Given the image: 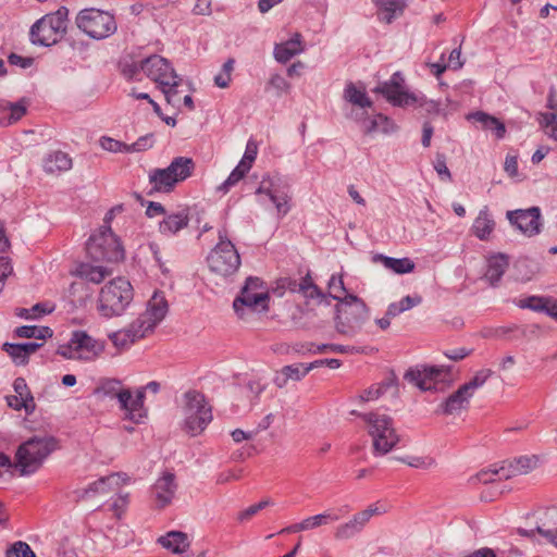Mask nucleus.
<instances>
[{"mask_svg": "<svg viewBox=\"0 0 557 557\" xmlns=\"http://www.w3.org/2000/svg\"><path fill=\"white\" fill-rule=\"evenodd\" d=\"M57 448L58 442L54 437L34 436L18 447L15 467L23 475L33 474Z\"/></svg>", "mask_w": 557, "mask_h": 557, "instance_id": "obj_4", "label": "nucleus"}, {"mask_svg": "<svg viewBox=\"0 0 557 557\" xmlns=\"http://www.w3.org/2000/svg\"><path fill=\"white\" fill-rule=\"evenodd\" d=\"M268 85L276 90L277 96L287 94L290 90V84L278 74L272 75Z\"/></svg>", "mask_w": 557, "mask_h": 557, "instance_id": "obj_64", "label": "nucleus"}, {"mask_svg": "<svg viewBox=\"0 0 557 557\" xmlns=\"http://www.w3.org/2000/svg\"><path fill=\"white\" fill-rule=\"evenodd\" d=\"M41 345V343L34 342L25 344L4 343L2 349L16 366H24L28 362L29 356L35 354Z\"/></svg>", "mask_w": 557, "mask_h": 557, "instance_id": "obj_29", "label": "nucleus"}, {"mask_svg": "<svg viewBox=\"0 0 557 557\" xmlns=\"http://www.w3.org/2000/svg\"><path fill=\"white\" fill-rule=\"evenodd\" d=\"M99 389L108 396L116 397L119 393L125 391L126 388L122 387V383L116 379H109L101 383Z\"/></svg>", "mask_w": 557, "mask_h": 557, "instance_id": "obj_58", "label": "nucleus"}, {"mask_svg": "<svg viewBox=\"0 0 557 557\" xmlns=\"http://www.w3.org/2000/svg\"><path fill=\"white\" fill-rule=\"evenodd\" d=\"M469 388L461 385L454 394H451L442 405L443 412L446 414H457L467 409L472 398Z\"/></svg>", "mask_w": 557, "mask_h": 557, "instance_id": "obj_33", "label": "nucleus"}, {"mask_svg": "<svg viewBox=\"0 0 557 557\" xmlns=\"http://www.w3.org/2000/svg\"><path fill=\"white\" fill-rule=\"evenodd\" d=\"M189 224L188 209H181L165 214L159 223V232L165 236H175Z\"/></svg>", "mask_w": 557, "mask_h": 557, "instance_id": "obj_25", "label": "nucleus"}, {"mask_svg": "<svg viewBox=\"0 0 557 557\" xmlns=\"http://www.w3.org/2000/svg\"><path fill=\"white\" fill-rule=\"evenodd\" d=\"M495 225L496 223L487 207H484L474 219L471 232L480 240H488L495 230Z\"/></svg>", "mask_w": 557, "mask_h": 557, "instance_id": "obj_31", "label": "nucleus"}, {"mask_svg": "<svg viewBox=\"0 0 557 557\" xmlns=\"http://www.w3.org/2000/svg\"><path fill=\"white\" fill-rule=\"evenodd\" d=\"M134 298V288L128 280L115 277L101 287L97 311L107 319L121 315Z\"/></svg>", "mask_w": 557, "mask_h": 557, "instance_id": "obj_2", "label": "nucleus"}, {"mask_svg": "<svg viewBox=\"0 0 557 557\" xmlns=\"http://www.w3.org/2000/svg\"><path fill=\"white\" fill-rule=\"evenodd\" d=\"M158 542L168 550L174 554H182L190 546V541L186 533L180 531H171L159 537Z\"/></svg>", "mask_w": 557, "mask_h": 557, "instance_id": "obj_35", "label": "nucleus"}, {"mask_svg": "<svg viewBox=\"0 0 557 557\" xmlns=\"http://www.w3.org/2000/svg\"><path fill=\"white\" fill-rule=\"evenodd\" d=\"M388 102L397 107L414 106L420 99L419 95L410 92L405 86V79L399 72L394 73L391 78L375 88Z\"/></svg>", "mask_w": 557, "mask_h": 557, "instance_id": "obj_15", "label": "nucleus"}, {"mask_svg": "<svg viewBox=\"0 0 557 557\" xmlns=\"http://www.w3.org/2000/svg\"><path fill=\"white\" fill-rule=\"evenodd\" d=\"M5 557H37L32 547L23 541L14 542L5 552Z\"/></svg>", "mask_w": 557, "mask_h": 557, "instance_id": "obj_52", "label": "nucleus"}, {"mask_svg": "<svg viewBox=\"0 0 557 557\" xmlns=\"http://www.w3.org/2000/svg\"><path fill=\"white\" fill-rule=\"evenodd\" d=\"M389 125V120L383 114H376L373 116L369 124L366 125L367 133H373L377 131L387 132Z\"/></svg>", "mask_w": 557, "mask_h": 557, "instance_id": "obj_60", "label": "nucleus"}, {"mask_svg": "<svg viewBox=\"0 0 557 557\" xmlns=\"http://www.w3.org/2000/svg\"><path fill=\"white\" fill-rule=\"evenodd\" d=\"M147 335L143 327L134 320L127 327L111 333L109 339L119 351H123Z\"/></svg>", "mask_w": 557, "mask_h": 557, "instance_id": "obj_24", "label": "nucleus"}, {"mask_svg": "<svg viewBox=\"0 0 557 557\" xmlns=\"http://www.w3.org/2000/svg\"><path fill=\"white\" fill-rule=\"evenodd\" d=\"M327 293L330 297L338 301L337 304L346 300V297L352 296L347 293L342 275L336 274H333L329 281Z\"/></svg>", "mask_w": 557, "mask_h": 557, "instance_id": "obj_45", "label": "nucleus"}, {"mask_svg": "<svg viewBox=\"0 0 557 557\" xmlns=\"http://www.w3.org/2000/svg\"><path fill=\"white\" fill-rule=\"evenodd\" d=\"M169 311L168 300L162 292H154L147 302L146 310L135 320L143 330L150 334L165 318Z\"/></svg>", "mask_w": 557, "mask_h": 557, "instance_id": "obj_17", "label": "nucleus"}, {"mask_svg": "<svg viewBox=\"0 0 557 557\" xmlns=\"http://www.w3.org/2000/svg\"><path fill=\"white\" fill-rule=\"evenodd\" d=\"M148 178L151 186L149 195L152 193H171L177 185L164 169L151 170Z\"/></svg>", "mask_w": 557, "mask_h": 557, "instance_id": "obj_36", "label": "nucleus"}, {"mask_svg": "<svg viewBox=\"0 0 557 557\" xmlns=\"http://www.w3.org/2000/svg\"><path fill=\"white\" fill-rule=\"evenodd\" d=\"M536 466L534 457L522 456L517 459L505 461L497 469H486L471 478L472 482L493 483L496 481L508 480L516 475H522L530 472Z\"/></svg>", "mask_w": 557, "mask_h": 557, "instance_id": "obj_14", "label": "nucleus"}, {"mask_svg": "<svg viewBox=\"0 0 557 557\" xmlns=\"http://www.w3.org/2000/svg\"><path fill=\"white\" fill-rule=\"evenodd\" d=\"M121 73L127 79H139V74L143 72L141 70V60H123L120 63Z\"/></svg>", "mask_w": 557, "mask_h": 557, "instance_id": "obj_50", "label": "nucleus"}, {"mask_svg": "<svg viewBox=\"0 0 557 557\" xmlns=\"http://www.w3.org/2000/svg\"><path fill=\"white\" fill-rule=\"evenodd\" d=\"M350 510L349 506H343L338 509L339 515L335 513L333 510L329 509L321 513L308 517L300 522L294 523L284 528L281 533H299L304 531L313 530L320 528L322 525L327 524L329 522L337 521L342 516L348 513Z\"/></svg>", "mask_w": 557, "mask_h": 557, "instance_id": "obj_22", "label": "nucleus"}, {"mask_svg": "<svg viewBox=\"0 0 557 557\" xmlns=\"http://www.w3.org/2000/svg\"><path fill=\"white\" fill-rule=\"evenodd\" d=\"M383 510L376 505H370L367 509L355 513L347 522L338 524L334 530L336 541H346L359 534L370 519L380 515Z\"/></svg>", "mask_w": 557, "mask_h": 557, "instance_id": "obj_19", "label": "nucleus"}, {"mask_svg": "<svg viewBox=\"0 0 557 557\" xmlns=\"http://www.w3.org/2000/svg\"><path fill=\"white\" fill-rule=\"evenodd\" d=\"M77 273L81 277L95 283H101L107 276L112 274V271L107 267L92 265L90 263H82L77 268Z\"/></svg>", "mask_w": 557, "mask_h": 557, "instance_id": "obj_40", "label": "nucleus"}, {"mask_svg": "<svg viewBox=\"0 0 557 557\" xmlns=\"http://www.w3.org/2000/svg\"><path fill=\"white\" fill-rule=\"evenodd\" d=\"M219 242L210 251L207 262L211 272L226 277L237 272L240 257L235 245L228 239L225 228L218 232Z\"/></svg>", "mask_w": 557, "mask_h": 557, "instance_id": "obj_8", "label": "nucleus"}, {"mask_svg": "<svg viewBox=\"0 0 557 557\" xmlns=\"http://www.w3.org/2000/svg\"><path fill=\"white\" fill-rule=\"evenodd\" d=\"M88 257L96 262H117L124 258V250L109 226H101L86 245Z\"/></svg>", "mask_w": 557, "mask_h": 557, "instance_id": "obj_10", "label": "nucleus"}, {"mask_svg": "<svg viewBox=\"0 0 557 557\" xmlns=\"http://www.w3.org/2000/svg\"><path fill=\"white\" fill-rule=\"evenodd\" d=\"M271 505H273V502L271 499H269V498L262 499L258 504H253V505L249 506L248 508H246L245 510H243L238 515V520L242 522L247 521V520L251 519L260 510H262L265 507L271 506Z\"/></svg>", "mask_w": 557, "mask_h": 557, "instance_id": "obj_56", "label": "nucleus"}, {"mask_svg": "<svg viewBox=\"0 0 557 557\" xmlns=\"http://www.w3.org/2000/svg\"><path fill=\"white\" fill-rule=\"evenodd\" d=\"M368 319L367 305L355 295L336 305V330L341 334L354 335Z\"/></svg>", "mask_w": 557, "mask_h": 557, "instance_id": "obj_12", "label": "nucleus"}, {"mask_svg": "<svg viewBox=\"0 0 557 557\" xmlns=\"http://www.w3.org/2000/svg\"><path fill=\"white\" fill-rule=\"evenodd\" d=\"M100 147L103 150L110 152H124L126 153V149H128V145L111 137L103 136L100 138Z\"/></svg>", "mask_w": 557, "mask_h": 557, "instance_id": "obj_59", "label": "nucleus"}, {"mask_svg": "<svg viewBox=\"0 0 557 557\" xmlns=\"http://www.w3.org/2000/svg\"><path fill=\"white\" fill-rule=\"evenodd\" d=\"M270 295L263 281L248 277L244 287L233 302V308L242 320H249L252 314L269 310Z\"/></svg>", "mask_w": 557, "mask_h": 557, "instance_id": "obj_5", "label": "nucleus"}, {"mask_svg": "<svg viewBox=\"0 0 557 557\" xmlns=\"http://www.w3.org/2000/svg\"><path fill=\"white\" fill-rule=\"evenodd\" d=\"M8 405L14 410L25 409L26 412H32L35 409V401H32V405L28 406L27 398H24L18 395H11L7 397Z\"/></svg>", "mask_w": 557, "mask_h": 557, "instance_id": "obj_63", "label": "nucleus"}, {"mask_svg": "<svg viewBox=\"0 0 557 557\" xmlns=\"http://www.w3.org/2000/svg\"><path fill=\"white\" fill-rule=\"evenodd\" d=\"M164 170L178 184L193 175L195 162L188 157H176Z\"/></svg>", "mask_w": 557, "mask_h": 557, "instance_id": "obj_32", "label": "nucleus"}, {"mask_svg": "<svg viewBox=\"0 0 557 557\" xmlns=\"http://www.w3.org/2000/svg\"><path fill=\"white\" fill-rule=\"evenodd\" d=\"M548 108L552 112L540 113L537 122L544 129L545 134L557 141V106L552 103L549 98Z\"/></svg>", "mask_w": 557, "mask_h": 557, "instance_id": "obj_41", "label": "nucleus"}, {"mask_svg": "<svg viewBox=\"0 0 557 557\" xmlns=\"http://www.w3.org/2000/svg\"><path fill=\"white\" fill-rule=\"evenodd\" d=\"M539 271V264L530 259H520L515 263L516 278L522 282L531 281Z\"/></svg>", "mask_w": 557, "mask_h": 557, "instance_id": "obj_43", "label": "nucleus"}, {"mask_svg": "<svg viewBox=\"0 0 557 557\" xmlns=\"http://www.w3.org/2000/svg\"><path fill=\"white\" fill-rule=\"evenodd\" d=\"M128 493L117 494L111 504V510L117 519H121L128 506Z\"/></svg>", "mask_w": 557, "mask_h": 557, "instance_id": "obj_61", "label": "nucleus"}, {"mask_svg": "<svg viewBox=\"0 0 557 557\" xmlns=\"http://www.w3.org/2000/svg\"><path fill=\"white\" fill-rule=\"evenodd\" d=\"M184 430L191 436L199 435L212 421V409L205 396L197 391L186 392L181 400Z\"/></svg>", "mask_w": 557, "mask_h": 557, "instance_id": "obj_3", "label": "nucleus"}, {"mask_svg": "<svg viewBox=\"0 0 557 557\" xmlns=\"http://www.w3.org/2000/svg\"><path fill=\"white\" fill-rule=\"evenodd\" d=\"M248 172L249 169H247V166L238 163L237 166L231 172L228 177L224 181V183L219 187V189L227 193L230 188L242 181Z\"/></svg>", "mask_w": 557, "mask_h": 557, "instance_id": "obj_51", "label": "nucleus"}, {"mask_svg": "<svg viewBox=\"0 0 557 557\" xmlns=\"http://www.w3.org/2000/svg\"><path fill=\"white\" fill-rule=\"evenodd\" d=\"M380 260L382 261V264L386 269L397 274H406L414 270V262L409 258L397 259L392 257L380 256Z\"/></svg>", "mask_w": 557, "mask_h": 557, "instance_id": "obj_42", "label": "nucleus"}, {"mask_svg": "<svg viewBox=\"0 0 557 557\" xmlns=\"http://www.w3.org/2000/svg\"><path fill=\"white\" fill-rule=\"evenodd\" d=\"M358 416L367 425L375 453L385 455L395 447L399 437L389 416L380 412L359 413Z\"/></svg>", "mask_w": 557, "mask_h": 557, "instance_id": "obj_7", "label": "nucleus"}, {"mask_svg": "<svg viewBox=\"0 0 557 557\" xmlns=\"http://www.w3.org/2000/svg\"><path fill=\"white\" fill-rule=\"evenodd\" d=\"M129 481V476L125 473H111L89 483L86 487L78 490L76 493L78 498L83 500L104 497L111 493H116L123 485L128 484Z\"/></svg>", "mask_w": 557, "mask_h": 557, "instance_id": "obj_16", "label": "nucleus"}, {"mask_svg": "<svg viewBox=\"0 0 557 557\" xmlns=\"http://www.w3.org/2000/svg\"><path fill=\"white\" fill-rule=\"evenodd\" d=\"M403 463L417 469H432L436 466V461L430 456H406L399 458Z\"/></svg>", "mask_w": 557, "mask_h": 557, "instance_id": "obj_48", "label": "nucleus"}, {"mask_svg": "<svg viewBox=\"0 0 557 557\" xmlns=\"http://www.w3.org/2000/svg\"><path fill=\"white\" fill-rule=\"evenodd\" d=\"M177 484L173 473L165 472L151 487V497L156 508L170 506L175 497Z\"/></svg>", "mask_w": 557, "mask_h": 557, "instance_id": "obj_23", "label": "nucleus"}, {"mask_svg": "<svg viewBox=\"0 0 557 557\" xmlns=\"http://www.w3.org/2000/svg\"><path fill=\"white\" fill-rule=\"evenodd\" d=\"M141 70L145 75L157 84L164 98L172 107H180L184 81L178 76L170 61L161 55L153 54L141 60Z\"/></svg>", "mask_w": 557, "mask_h": 557, "instance_id": "obj_1", "label": "nucleus"}, {"mask_svg": "<svg viewBox=\"0 0 557 557\" xmlns=\"http://www.w3.org/2000/svg\"><path fill=\"white\" fill-rule=\"evenodd\" d=\"M468 120L480 123L484 129L494 131L497 138H503L506 133L504 123H502L497 117L485 112L476 111L471 113L468 115Z\"/></svg>", "mask_w": 557, "mask_h": 557, "instance_id": "obj_38", "label": "nucleus"}, {"mask_svg": "<svg viewBox=\"0 0 557 557\" xmlns=\"http://www.w3.org/2000/svg\"><path fill=\"white\" fill-rule=\"evenodd\" d=\"M28 101L23 98L17 102H10L8 100H2L0 103L1 113L9 111L10 114L5 119L0 120V126H8L18 122L27 112Z\"/></svg>", "mask_w": 557, "mask_h": 557, "instance_id": "obj_37", "label": "nucleus"}, {"mask_svg": "<svg viewBox=\"0 0 557 557\" xmlns=\"http://www.w3.org/2000/svg\"><path fill=\"white\" fill-rule=\"evenodd\" d=\"M310 371H311V369H309V364L308 366L290 364V366L283 367L281 372L285 376V379H284V383H285L287 380L300 381Z\"/></svg>", "mask_w": 557, "mask_h": 557, "instance_id": "obj_49", "label": "nucleus"}, {"mask_svg": "<svg viewBox=\"0 0 557 557\" xmlns=\"http://www.w3.org/2000/svg\"><path fill=\"white\" fill-rule=\"evenodd\" d=\"M258 154V145L253 139H249L246 145L245 153L239 161V164L251 169L253 161Z\"/></svg>", "mask_w": 557, "mask_h": 557, "instance_id": "obj_57", "label": "nucleus"}, {"mask_svg": "<svg viewBox=\"0 0 557 557\" xmlns=\"http://www.w3.org/2000/svg\"><path fill=\"white\" fill-rule=\"evenodd\" d=\"M72 158L63 151H52L42 159V169L49 175H58L72 169Z\"/></svg>", "mask_w": 557, "mask_h": 557, "instance_id": "obj_28", "label": "nucleus"}, {"mask_svg": "<svg viewBox=\"0 0 557 557\" xmlns=\"http://www.w3.org/2000/svg\"><path fill=\"white\" fill-rule=\"evenodd\" d=\"M509 265V259L504 253H494L487 258L485 278L492 284L499 282Z\"/></svg>", "mask_w": 557, "mask_h": 557, "instance_id": "obj_34", "label": "nucleus"}, {"mask_svg": "<svg viewBox=\"0 0 557 557\" xmlns=\"http://www.w3.org/2000/svg\"><path fill=\"white\" fill-rule=\"evenodd\" d=\"M67 13V9L62 7L37 21L30 28L33 42L42 46L57 44L66 30Z\"/></svg>", "mask_w": 557, "mask_h": 557, "instance_id": "obj_13", "label": "nucleus"}, {"mask_svg": "<svg viewBox=\"0 0 557 557\" xmlns=\"http://www.w3.org/2000/svg\"><path fill=\"white\" fill-rule=\"evenodd\" d=\"M75 22L84 34L97 40L110 37L117 28L113 14L96 8L81 10Z\"/></svg>", "mask_w": 557, "mask_h": 557, "instance_id": "obj_11", "label": "nucleus"}, {"mask_svg": "<svg viewBox=\"0 0 557 557\" xmlns=\"http://www.w3.org/2000/svg\"><path fill=\"white\" fill-rule=\"evenodd\" d=\"M447 369L444 367L422 366L410 369L405 377L422 391L435 388L436 383L441 382L447 375Z\"/></svg>", "mask_w": 557, "mask_h": 557, "instance_id": "obj_20", "label": "nucleus"}, {"mask_svg": "<svg viewBox=\"0 0 557 557\" xmlns=\"http://www.w3.org/2000/svg\"><path fill=\"white\" fill-rule=\"evenodd\" d=\"M421 301H422V298L420 296H406L397 302H392L387 307L388 315L397 317L398 314L418 306L419 304H421Z\"/></svg>", "mask_w": 557, "mask_h": 557, "instance_id": "obj_46", "label": "nucleus"}, {"mask_svg": "<svg viewBox=\"0 0 557 557\" xmlns=\"http://www.w3.org/2000/svg\"><path fill=\"white\" fill-rule=\"evenodd\" d=\"M15 334L18 337L23 338H36V339H45L47 337L52 336V331L49 327H37L24 325L20 326L15 330Z\"/></svg>", "mask_w": 557, "mask_h": 557, "instance_id": "obj_47", "label": "nucleus"}, {"mask_svg": "<svg viewBox=\"0 0 557 557\" xmlns=\"http://www.w3.org/2000/svg\"><path fill=\"white\" fill-rule=\"evenodd\" d=\"M434 170L438 174L441 181L443 182H449L451 181V174L449 169L446 165V158L444 154H436L435 161H434Z\"/></svg>", "mask_w": 557, "mask_h": 557, "instance_id": "obj_62", "label": "nucleus"}, {"mask_svg": "<svg viewBox=\"0 0 557 557\" xmlns=\"http://www.w3.org/2000/svg\"><path fill=\"white\" fill-rule=\"evenodd\" d=\"M305 49L306 45L301 34L295 33L288 40L275 45L274 58L280 63H286L295 55L302 53Z\"/></svg>", "mask_w": 557, "mask_h": 557, "instance_id": "obj_27", "label": "nucleus"}, {"mask_svg": "<svg viewBox=\"0 0 557 557\" xmlns=\"http://www.w3.org/2000/svg\"><path fill=\"white\" fill-rule=\"evenodd\" d=\"M492 373L493 372L490 369H482L478 371L468 383L463 384V386L468 387L470 394L474 395V392L484 385Z\"/></svg>", "mask_w": 557, "mask_h": 557, "instance_id": "obj_54", "label": "nucleus"}, {"mask_svg": "<svg viewBox=\"0 0 557 557\" xmlns=\"http://www.w3.org/2000/svg\"><path fill=\"white\" fill-rule=\"evenodd\" d=\"M377 8L379 20L387 24L403 15L406 8L405 0H372Z\"/></svg>", "mask_w": 557, "mask_h": 557, "instance_id": "obj_30", "label": "nucleus"}, {"mask_svg": "<svg viewBox=\"0 0 557 557\" xmlns=\"http://www.w3.org/2000/svg\"><path fill=\"white\" fill-rule=\"evenodd\" d=\"M106 343L90 336L85 331H74L67 344L61 345L57 354L70 360L91 362L104 351Z\"/></svg>", "mask_w": 557, "mask_h": 557, "instance_id": "obj_9", "label": "nucleus"}, {"mask_svg": "<svg viewBox=\"0 0 557 557\" xmlns=\"http://www.w3.org/2000/svg\"><path fill=\"white\" fill-rule=\"evenodd\" d=\"M234 70V60L228 59L222 66V70L214 76V84L220 88L228 87L231 83L232 71Z\"/></svg>", "mask_w": 557, "mask_h": 557, "instance_id": "obj_53", "label": "nucleus"}, {"mask_svg": "<svg viewBox=\"0 0 557 557\" xmlns=\"http://www.w3.org/2000/svg\"><path fill=\"white\" fill-rule=\"evenodd\" d=\"M117 401L125 418L132 422L141 423L147 418V409L144 406L145 389H137L135 396L129 389H125L119 393Z\"/></svg>", "mask_w": 557, "mask_h": 557, "instance_id": "obj_21", "label": "nucleus"}, {"mask_svg": "<svg viewBox=\"0 0 557 557\" xmlns=\"http://www.w3.org/2000/svg\"><path fill=\"white\" fill-rule=\"evenodd\" d=\"M506 215L510 224L528 237L535 236L542 231L543 219L539 207L508 211Z\"/></svg>", "mask_w": 557, "mask_h": 557, "instance_id": "obj_18", "label": "nucleus"}, {"mask_svg": "<svg viewBox=\"0 0 557 557\" xmlns=\"http://www.w3.org/2000/svg\"><path fill=\"white\" fill-rule=\"evenodd\" d=\"M550 300L552 297L529 296L520 298L519 300L516 301V304L519 308L522 309H530L533 311H545L547 313Z\"/></svg>", "mask_w": 557, "mask_h": 557, "instance_id": "obj_44", "label": "nucleus"}, {"mask_svg": "<svg viewBox=\"0 0 557 557\" xmlns=\"http://www.w3.org/2000/svg\"><path fill=\"white\" fill-rule=\"evenodd\" d=\"M154 145V137L152 134H147L139 137L135 143L128 145L126 153L146 151L152 148Z\"/></svg>", "mask_w": 557, "mask_h": 557, "instance_id": "obj_55", "label": "nucleus"}, {"mask_svg": "<svg viewBox=\"0 0 557 557\" xmlns=\"http://www.w3.org/2000/svg\"><path fill=\"white\" fill-rule=\"evenodd\" d=\"M282 286L290 292L301 294L307 299H317L319 301L326 299V295L313 283L309 274L304 276L299 283L290 278H284Z\"/></svg>", "mask_w": 557, "mask_h": 557, "instance_id": "obj_26", "label": "nucleus"}, {"mask_svg": "<svg viewBox=\"0 0 557 557\" xmlns=\"http://www.w3.org/2000/svg\"><path fill=\"white\" fill-rule=\"evenodd\" d=\"M255 195L260 205L272 203L278 216H285L292 209L290 187L280 175L263 176Z\"/></svg>", "mask_w": 557, "mask_h": 557, "instance_id": "obj_6", "label": "nucleus"}, {"mask_svg": "<svg viewBox=\"0 0 557 557\" xmlns=\"http://www.w3.org/2000/svg\"><path fill=\"white\" fill-rule=\"evenodd\" d=\"M344 98L352 106L360 109L371 108L372 101L367 96L364 88L358 87L354 83H348L344 89Z\"/></svg>", "mask_w": 557, "mask_h": 557, "instance_id": "obj_39", "label": "nucleus"}]
</instances>
